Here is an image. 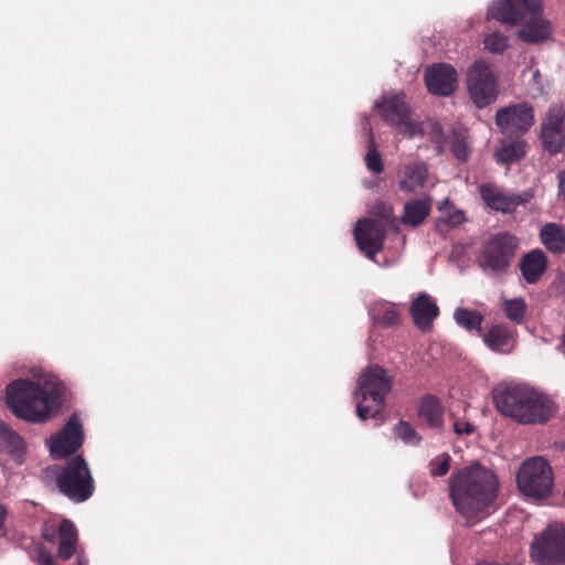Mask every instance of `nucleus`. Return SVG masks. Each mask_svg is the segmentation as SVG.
Wrapping results in <instances>:
<instances>
[{"mask_svg":"<svg viewBox=\"0 0 565 565\" xmlns=\"http://www.w3.org/2000/svg\"><path fill=\"white\" fill-rule=\"evenodd\" d=\"M6 393L7 404L18 418L30 423H44L60 405L64 385L56 375L33 370L31 380L12 381Z\"/></svg>","mask_w":565,"mask_h":565,"instance_id":"nucleus-1","label":"nucleus"},{"mask_svg":"<svg viewBox=\"0 0 565 565\" xmlns=\"http://www.w3.org/2000/svg\"><path fill=\"white\" fill-rule=\"evenodd\" d=\"M498 492L494 473L479 463L465 467L450 478L449 497L456 511L467 521L475 523L488 514Z\"/></svg>","mask_w":565,"mask_h":565,"instance_id":"nucleus-2","label":"nucleus"},{"mask_svg":"<svg viewBox=\"0 0 565 565\" xmlns=\"http://www.w3.org/2000/svg\"><path fill=\"white\" fill-rule=\"evenodd\" d=\"M492 396L497 409L521 425L544 424L556 411L546 395L526 384H500Z\"/></svg>","mask_w":565,"mask_h":565,"instance_id":"nucleus-3","label":"nucleus"},{"mask_svg":"<svg viewBox=\"0 0 565 565\" xmlns=\"http://www.w3.org/2000/svg\"><path fill=\"white\" fill-rule=\"evenodd\" d=\"M374 107L381 109L382 117L398 132L408 138L428 135L436 145L437 153L441 154L445 151L446 137L440 124L430 119L422 122L413 120L403 93H387L381 100L375 102Z\"/></svg>","mask_w":565,"mask_h":565,"instance_id":"nucleus-4","label":"nucleus"},{"mask_svg":"<svg viewBox=\"0 0 565 565\" xmlns=\"http://www.w3.org/2000/svg\"><path fill=\"white\" fill-rule=\"evenodd\" d=\"M392 387L391 379L381 366L370 365L360 375L354 391L356 415L360 419L376 417L384 406V398Z\"/></svg>","mask_w":565,"mask_h":565,"instance_id":"nucleus-5","label":"nucleus"},{"mask_svg":"<svg viewBox=\"0 0 565 565\" xmlns=\"http://www.w3.org/2000/svg\"><path fill=\"white\" fill-rule=\"evenodd\" d=\"M60 491L75 502H84L94 491V480L82 456L70 459L56 475Z\"/></svg>","mask_w":565,"mask_h":565,"instance_id":"nucleus-6","label":"nucleus"},{"mask_svg":"<svg viewBox=\"0 0 565 565\" xmlns=\"http://www.w3.org/2000/svg\"><path fill=\"white\" fill-rule=\"evenodd\" d=\"M516 482L525 497L544 499L552 492L554 486L552 468L542 457L530 458L522 463Z\"/></svg>","mask_w":565,"mask_h":565,"instance_id":"nucleus-7","label":"nucleus"},{"mask_svg":"<svg viewBox=\"0 0 565 565\" xmlns=\"http://www.w3.org/2000/svg\"><path fill=\"white\" fill-rule=\"evenodd\" d=\"M515 248L514 236L499 233L483 245L477 258L478 266L487 276H500L508 269Z\"/></svg>","mask_w":565,"mask_h":565,"instance_id":"nucleus-8","label":"nucleus"},{"mask_svg":"<svg viewBox=\"0 0 565 565\" xmlns=\"http://www.w3.org/2000/svg\"><path fill=\"white\" fill-rule=\"evenodd\" d=\"M531 557L539 565L565 564V524L553 523L531 544Z\"/></svg>","mask_w":565,"mask_h":565,"instance_id":"nucleus-9","label":"nucleus"},{"mask_svg":"<svg viewBox=\"0 0 565 565\" xmlns=\"http://www.w3.org/2000/svg\"><path fill=\"white\" fill-rule=\"evenodd\" d=\"M467 89L470 99L478 108H483L497 99L499 89L490 64L475 61L467 71Z\"/></svg>","mask_w":565,"mask_h":565,"instance_id":"nucleus-10","label":"nucleus"},{"mask_svg":"<svg viewBox=\"0 0 565 565\" xmlns=\"http://www.w3.org/2000/svg\"><path fill=\"white\" fill-rule=\"evenodd\" d=\"M536 12H544L543 0H493L488 7L487 19L516 26Z\"/></svg>","mask_w":565,"mask_h":565,"instance_id":"nucleus-11","label":"nucleus"},{"mask_svg":"<svg viewBox=\"0 0 565 565\" xmlns=\"http://www.w3.org/2000/svg\"><path fill=\"white\" fill-rule=\"evenodd\" d=\"M541 141L550 153L561 152L565 145V105H552L541 124Z\"/></svg>","mask_w":565,"mask_h":565,"instance_id":"nucleus-12","label":"nucleus"},{"mask_svg":"<svg viewBox=\"0 0 565 565\" xmlns=\"http://www.w3.org/2000/svg\"><path fill=\"white\" fill-rule=\"evenodd\" d=\"M84 431L77 414H73L64 427L49 440V447L52 457L55 459L64 458L82 446Z\"/></svg>","mask_w":565,"mask_h":565,"instance_id":"nucleus-13","label":"nucleus"},{"mask_svg":"<svg viewBox=\"0 0 565 565\" xmlns=\"http://www.w3.org/2000/svg\"><path fill=\"white\" fill-rule=\"evenodd\" d=\"M495 124L504 134H523L534 124L533 108L526 103L499 108Z\"/></svg>","mask_w":565,"mask_h":565,"instance_id":"nucleus-14","label":"nucleus"},{"mask_svg":"<svg viewBox=\"0 0 565 565\" xmlns=\"http://www.w3.org/2000/svg\"><path fill=\"white\" fill-rule=\"evenodd\" d=\"M479 194L489 209L502 213L513 212L519 205L529 202L532 196L527 192L514 194L492 183L481 184Z\"/></svg>","mask_w":565,"mask_h":565,"instance_id":"nucleus-15","label":"nucleus"},{"mask_svg":"<svg viewBox=\"0 0 565 565\" xmlns=\"http://www.w3.org/2000/svg\"><path fill=\"white\" fill-rule=\"evenodd\" d=\"M354 238L365 256L375 260L376 254L383 247L385 230L379 222L363 218L355 225Z\"/></svg>","mask_w":565,"mask_h":565,"instance_id":"nucleus-16","label":"nucleus"},{"mask_svg":"<svg viewBox=\"0 0 565 565\" xmlns=\"http://www.w3.org/2000/svg\"><path fill=\"white\" fill-rule=\"evenodd\" d=\"M428 92L436 96H449L457 87V72L448 64H434L425 71Z\"/></svg>","mask_w":565,"mask_h":565,"instance_id":"nucleus-17","label":"nucleus"},{"mask_svg":"<svg viewBox=\"0 0 565 565\" xmlns=\"http://www.w3.org/2000/svg\"><path fill=\"white\" fill-rule=\"evenodd\" d=\"M518 38L529 44L543 43L552 38V22L544 18L543 12L531 13L520 24Z\"/></svg>","mask_w":565,"mask_h":565,"instance_id":"nucleus-18","label":"nucleus"},{"mask_svg":"<svg viewBox=\"0 0 565 565\" xmlns=\"http://www.w3.org/2000/svg\"><path fill=\"white\" fill-rule=\"evenodd\" d=\"M411 315L416 327L423 331L431 328L433 321L438 317L439 309L428 294H419L411 305Z\"/></svg>","mask_w":565,"mask_h":565,"instance_id":"nucleus-19","label":"nucleus"},{"mask_svg":"<svg viewBox=\"0 0 565 565\" xmlns=\"http://www.w3.org/2000/svg\"><path fill=\"white\" fill-rule=\"evenodd\" d=\"M428 177L427 166L422 161H413L404 166L398 186L404 192H414L424 186Z\"/></svg>","mask_w":565,"mask_h":565,"instance_id":"nucleus-20","label":"nucleus"},{"mask_svg":"<svg viewBox=\"0 0 565 565\" xmlns=\"http://www.w3.org/2000/svg\"><path fill=\"white\" fill-rule=\"evenodd\" d=\"M547 258L544 252L534 249L522 257L520 269L527 284H534L545 273Z\"/></svg>","mask_w":565,"mask_h":565,"instance_id":"nucleus-21","label":"nucleus"},{"mask_svg":"<svg viewBox=\"0 0 565 565\" xmlns=\"http://www.w3.org/2000/svg\"><path fill=\"white\" fill-rule=\"evenodd\" d=\"M486 345L499 353H509L514 347V338L511 330L504 326H493L483 334Z\"/></svg>","mask_w":565,"mask_h":565,"instance_id":"nucleus-22","label":"nucleus"},{"mask_svg":"<svg viewBox=\"0 0 565 565\" xmlns=\"http://www.w3.org/2000/svg\"><path fill=\"white\" fill-rule=\"evenodd\" d=\"M431 205L427 198L415 199L404 205L401 222L406 226L416 227L428 216Z\"/></svg>","mask_w":565,"mask_h":565,"instance_id":"nucleus-23","label":"nucleus"},{"mask_svg":"<svg viewBox=\"0 0 565 565\" xmlns=\"http://www.w3.org/2000/svg\"><path fill=\"white\" fill-rule=\"evenodd\" d=\"M58 535L57 555L60 558L66 561L76 552L77 530L73 522L63 520L58 526Z\"/></svg>","mask_w":565,"mask_h":565,"instance_id":"nucleus-24","label":"nucleus"},{"mask_svg":"<svg viewBox=\"0 0 565 565\" xmlns=\"http://www.w3.org/2000/svg\"><path fill=\"white\" fill-rule=\"evenodd\" d=\"M0 447L11 454L18 463L22 462L25 444L21 436L10 429L4 423H0Z\"/></svg>","mask_w":565,"mask_h":565,"instance_id":"nucleus-25","label":"nucleus"},{"mask_svg":"<svg viewBox=\"0 0 565 565\" xmlns=\"http://www.w3.org/2000/svg\"><path fill=\"white\" fill-rule=\"evenodd\" d=\"M419 416L425 423L434 428L443 424V408L439 398L434 395L423 397L419 406Z\"/></svg>","mask_w":565,"mask_h":565,"instance_id":"nucleus-26","label":"nucleus"},{"mask_svg":"<svg viewBox=\"0 0 565 565\" xmlns=\"http://www.w3.org/2000/svg\"><path fill=\"white\" fill-rule=\"evenodd\" d=\"M526 145L522 140H503L494 151L497 162L507 164L519 160L525 154Z\"/></svg>","mask_w":565,"mask_h":565,"instance_id":"nucleus-27","label":"nucleus"},{"mask_svg":"<svg viewBox=\"0 0 565 565\" xmlns=\"http://www.w3.org/2000/svg\"><path fill=\"white\" fill-rule=\"evenodd\" d=\"M544 246L553 253H562L565 249V230L555 223L545 224L540 232Z\"/></svg>","mask_w":565,"mask_h":565,"instance_id":"nucleus-28","label":"nucleus"},{"mask_svg":"<svg viewBox=\"0 0 565 565\" xmlns=\"http://www.w3.org/2000/svg\"><path fill=\"white\" fill-rule=\"evenodd\" d=\"M454 320L466 331L482 334L483 316L478 310L459 307L454 311Z\"/></svg>","mask_w":565,"mask_h":565,"instance_id":"nucleus-29","label":"nucleus"},{"mask_svg":"<svg viewBox=\"0 0 565 565\" xmlns=\"http://www.w3.org/2000/svg\"><path fill=\"white\" fill-rule=\"evenodd\" d=\"M370 315L374 322L382 327H394L399 323V313L392 303L374 305L370 309Z\"/></svg>","mask_w":565,"mask_h":565,"instance_id":"nucleus-30","label":"nucleus"},{"mask_svg":"<svg viewBox=\"0 0 565 565\" xmlns=\"http://www.w3.org/2000/svg\"><path fill=\"white\" fill-rule=\"evenodd\" d=\"M450 150L459 161H467L470 154L468 134L465 129L454 130L451 134Z\"/></svg>","mask_w":565,"mask_h":565,"instance_id":"nucleus-31","label":"nucleus"},{"mask_svg":"<svg viewBox=\"0 0 565 565\" xmlns=\"http://www.w3.org/2000/svg\"><path fill=\"white\" fill-rule=\"evenodd\" d=\"M483 46L492 54H502L509 46V38L500 31H491L484 35Z\"/></svg>","mask_w":565,"mask_h":565,"instance_id":"nucleus-32","label":"nucleus"},{"mask_svg":"<svg viewBox=\"0 0 565 565\" xmlns=\"http://www.w3.org/2000/svg\"><path fill=\"white\" fill-rule=\"evenodd\" d=\"M503 311L515 323H521L526 315V303L522 298L504 300Z\"/></svg>","mask_w":565,"mask_h":565,"instance_id":"nucleus-33","label":"nucleus"},{"mask_svg":"<svg viewBox=\"0 0 565 565\" xmlns=\"http://www.w3.org/2000/svg\"><path fill=\"white\" fill-rule=\"evenodd\" d=\"M394 431L396 436L408 445H417L420 441V436L417 434L416 429L406 422H399Z\"/></svg>","mask_w":565,"mask_h":565,"instance_id":"nucleus-34","label":"nucleus"},{"mask_svg":"<svg viewBox=\"0 0 565 565\" xmlns=\"http://www.w3.org/2000/svg\"><path fill=\"white\" fill-rule=\"evenodd\" d=\"M365 163L367 169L375 174H379L383 171V162L381 154L374 145L373 136L370 137V145L365 156Z\"/></svg>","mask_w":565,"mask_h":565,"instance_id":"nucleus-35","label":"nucleus"},{"mask_svg":"<svg viewBox=\"0 0 565 565\" xmlns=\"http://www.w3.org/2000/svg\"><path fill=\"white\" fill-rule=\"evenodd\" d=\"M450 468V456L448 454H441L429 462V472L435 477H443L447 475Z\"/></svg>","mask_w":565,"mask_h":565,"instance_id":"nucleus-36","label":"nucleus"},{"mask_svg":"<svg viewBox=\"0 0 565 565\" xmlns=\"http://www.w3.org/2000/svg\"><path fill=\"white\" fill-rule=\"evenodd\" d=\"M35 558L38 565H54L51 553L44 546H39L36 548Z\"/></svg>","mask_w":565,"mask_h":565,"instance_id":"nucleus-37","label":"nucleus"},{"mask_svg":"<svg viewBox=\"0 0 565 565\" xmlns=\"http://www.w3.org/2000/svg\"><path fill=\"white\" fill-rule=\"evenodd\" d=\"M443 221L447 225H449V226H457V225L461 224L465 221V215H463L462 211L456 210L455 212L449 213L448 215H446L443 218Z\"/></svg>","mask_w":565,"mask_h":565,"instance_id":"nucleus-38","label":"nucleus"},{"mask_svg":"<svg viewBox=\"0 0 565 565\" xmlns=\"http://www.w3.org/2000/svg\"><path fill=\"white\" fill-rule=\"evenodd\" d=\"M454 430L457 435H470L473 431V426L465 420H456Z\"/></svg>","mask_w":565,"mask_h":565,"instance_id":"nucleus-39","label":"nucleus"},{"mask_svg":"<svg viewBox=\"0 0 565 565\" xmlns=\"http://www.w3.org/2000/svg\"><path fill=\"white\" fill-rule=\"evenodd\" d=\"M558 190L559 195L565 201V171L558 173Z\"/></svg>","mask_w":565,"mask_h":565,"instance_id":"nucleus-40","label":"nucleus"},{"mask_svg":"<svg viewBox=\"0 0 565 565\" xmlns=\"http://www.w3.org/2000/svg\"><path fill=\"white\" fill-rule=\"evenodd\" d=\"M7 515L6 508L0 504V536L4 535L3 522Z\"/></svg>","mask_w":565,"mask_h":565,"instance_id":"nucleus-41","label":"nucleus"},{"mask_svg":"<svg viewBox=\"0 0 565 565\" xmlns=\"http://www.w3.org/2000/svg\"><path fill=\"white\" fill-rule=\"evenodd\" d=\"M43 536L45 537V540L52 542L54 540L53 529L51 531H49V529L45 527L43 531Z\"/></svg>","mask_w":565,"mask_h":565,"instance_id":"nucleus-42","label":"nucleus"},{"mask_svg":"<svg viewBox=\"0 0 565 565\" xmlns=\"http://www.w3.org/2000/svg\"><path fill=\"white\" fill-rule=\"evenodd\" d=\"M74 565H87V559H85L81 554H78Z\"/></svg>","mask_w":565,"mask_h":565,"instance_id":"nucleus-43","label":"nucleus"},{"mask_svg":"<svg viewBox=\"0 0 565 565\" xmlns=\"http://www.w3.org/2000/svg\"><path fill=\"white\" fill-rule=\"evenodd\" d=\"M539 77H540V72H539V70H535V71L533 72V78H534V81H536Z\"/></svg>","mask_w":565,"mask_h":565,"instance_id":"nucleus-44","label":"nucleus"},{"mask_svg":"<svg viewBox=\"0 0 565 565\" xmlns=\"http://www.w3.org/2000/svg\"><path fill=\"white\" fill-rule=\"evenodd\" d=\"M365 186H366V188H372V186H373V183L367 182V183H365Z\"/></svg>","mask_w":565,"mask_h":565,"instance_id":"nucleus-45","label":"nucleus"},{"mask_svg":"<svg viewBox=\"0 0 565 565\" xmlns=\"http://www.w3.org/2000/svg\"><path fill=\"white\" fill-rule=\"evenodd\" d=\"M364 126H365V127H366V126H369V121H367V119H366V118H365V124H364Z\"/></svg>","mask_w":565,"mask_h":565,"instance_id":"nucleus-46","label":"nucleus"},{"mask_svg":"<svg viewBox=\"0 0 565 565\" xmlns=\"http://www.w3.org/2000/svg\"><path fill=\"white\" fill-rule=\"evenodd\" d=\"M563 344L565 347V333H564V337H563Z\"/></svg>","mask_w":565,"mask_h":565,"instance_id":"nucleus-47","label":"nucleus"}]
</instances>
